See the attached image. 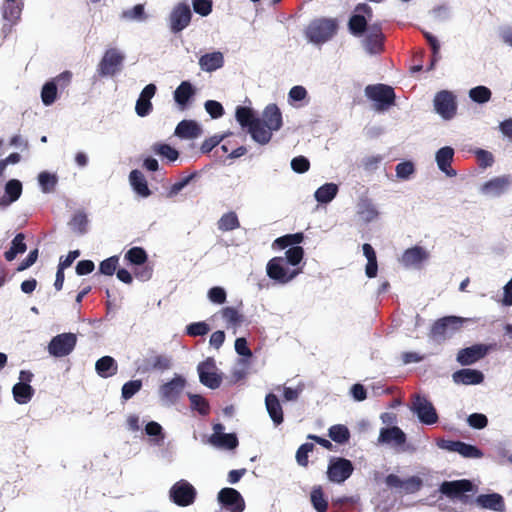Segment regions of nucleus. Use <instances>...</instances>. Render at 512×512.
I'll use <instances>...</instances> for the list:
<instances>
[{"label":"nucleus","mask_w":512,"mask_h":512,"mask_svg":"<svg viewBox=\"0 0 512 512\" xmlns=\"http://www.w3.org/2000/svg\"><path fill=\"white\" fill-rule=\"evenodd\" d=\"M414 171V164L411 160H404L396 165V177L403 181L409 180Z\"/></svg>","instance_id":"69168bd1"},{"label":"nucleus","mask_w":512,"mask_h":512,"mask_svg":"<svg viewBox=\"0 0 512 512\" xmlns=\"http://www.w3.org/2000/svg\"><path fill=\"white\" fill-rule=\"evenodd\" d=\"M285 264L290 267H303L304 268V248L301 246H293L285 249V256L281 257Z\"/></svg>","instance_id":"79ce46f5"},{"label":"nucleus","mask_w":512,"mask_h":512,"mask_svg":"<svg viewBox=\"0 0 512 512\" xmlns=\"http://www.w3.org/2000/svg\"><path fill=\"white\" fill-rule=\"evenodd\" d=\"M34 394L35 390L31 385L14 384L12 386V397L20 405L29 403Z\"/></svg>","instance_id":"37998d69"},{"label":"nucleus","mask_w":512,"mask_h":512,"mask_svg":"<svg viewBox=\"0 0 512 512\" xmlns=\"http://www.w3.org/2000/svg\"><path fill=\"white\" fill-rule=\"evenodd\" d=\"M40 98L41 102H43L46 107L52 106L55 103L57 98V87L55 85V81H48L44 83L43 87H41Z\"/></svg>","instance_id":"5fc2aeb1"},{"label":"nucleus","mask_w":512,"mask_h":512,"mask_svg":"<svg viewBox=\"0 0 512 512\" xmlns=\"http://www.w3.org/2000/svg\"><path fill=\"white\" fill-rule=\"evenodd\" d=\"M466 321L461 316H443L432 324L430 335L437 341H444L461 329Z\"/></svg>","instance_id":"423d86ee"},{"label":"nucleus","mask_w":512,"mask_h":512,"mask_svg":"<svg viewBox=\"0 0 512 512\" xmlns=\"http://www.w3.org/2000/svg\"><path fill=\"white\" fill-rule=\"evenodd\" d=\"M427 259L428 252L422 246H414L404 250L401 258L404 267H417Z\"/></svg>","instance_id":"473e14b6"},{"label":"nucleus","mask_w":512,"mask_h":512,"mask_svg":"<svg viewBox=\"0 0 512 512\" xmlns=\"http://www.w3.org/2000/svg\"><path fill=\"white\" fill-rule=\"evenodd\" d=\"M88 224V215L84 210H78L74 212L72 219H70L68 223L69 228L79 235H84L88 232Z\"/></svg>","instance_id":"a19ab883"},{"label":"nucleus","mask_w":512,"mask_h":512,"mask_svg":"<svg viewBox=\"0 0 512 512\" xmlns=\"http://www.w3.org/2000/svg\"><path fill=\"white\" fill-rule=\"evenodd\" d=\"M357 214L365 224H370L379 217L377 205L368 196H360L357 204Z\"/></svg>","instance_id":"bb28decb"},{"label":"nucleus","mask_w":512,"mask_h":512,"mask_svg":"<svg viewBox=\"0 0 512 512\" xmlns=\"http://www.w3.org/2000/svg\"><path fill=\"white\" fill-rule=\"evenodd\" d=\"M310 503H312L316 512L328 511V500L325 498L323 488L320 485L314 486L312 492H310Z\"/></svg>","instance_id":"a18cd8bd"},{"label":"nucleus","mask_w":512,"mask_h":512,"mask_svg":"<svg viewBox=\"0 0 512 512\" xmlns=\"http://www.w3.org/2000/svg\"><path fill=\"white\" fill-rule=\"evenodd\" d=\"M197 89L191 81L185 80L173 91V100L179 110L186 111L196 97Z\"/></svg>","instance_id":"412c9836"},{"label":"nucleus","mask_w":512,"mask_h":512,"mask_svg":"<svg viewBox=\"0 0 512 512\" xmlns=\"http://www.w3.org/2000/svg\"><path fill=\"white\" fill-rule=\"evenodd\" d=\"M202 134V127L195 120H182L178 122L175 129V136L180 139H195Z\"/></svg>","instance_id":"7c9ffc66"},{"label":"nucleus","mask_w":512,"mask_h":512,"mask_svg":"<svg viewBox=\"0 0 512 512\" xmlns=\"http://www.w3.org/2000/svg\"><path fill=\"white\" fill-rule=\"evenodd\" d=\"M304 241L303 232H298L294 234H285L274 241V246L280 249H287L289 247H300Z\"/></svg>","instance_id":"de8ad7c7"},{"label":"nucleus","mask_w":512,"mask_h":512,"mask_svg":"<svg viewBox=\"0 0 512 512\" xmlns=\"http://www.w3.org/2000/svg\"><path fill=\"white\" fill-rule=\"evenodd\" d=\"M187 398L190 400L191 411H196L201 416H206L209 414V411H211V407L203 395L188 392Z\"/></svg>","instance_id":"c03bdc74"},{"label":"nucleus","mask_w":512,"mask_h":512,"mask_svg":"<svg viewBox=\"0 0 512 512\" xmlns=\"http://www.w3.org/2000/svg\"><path fill=\"white\" fill-rule=\"evenodd\" d=\"M22 9H24V3L22 1L8 3L5 5L4 13H2V16H4V19L10 21L11 23H16L20 20Z\"/></svg>","instance_id":"4d7b16f0"},{"label":"nucleus","mask_w":512,"mask_h":512,"mask_svg":"<svg viewBox=\"0 0 512 512\" xmlns=\"http://www.w3.org/2000/svg\"><path fill=\"white\" fill-rule=\"evenodd\" d=\"M38 182L41 192L45 194L53 193L57 185V176L55 173L43 171L38 175Z\"/></svg>","instance_id":"864d4df0"},{"label":"nucleus","mask_w":512,"mask_h":512,"mask_svg":"<svg viewBox=\"0 0 512 512\" xmlns=\"http://www.w3.org/2000/svg\"><path fill=\"white\" fill-rule=\"evenodd\" d=\"M235 119L242 128H248L258 123H262L261 119L255 116V112L247 106H238L235 110Z\"/></svg>","instance_id":"58836bf2"},{"label":"nucleus","mask_w":512,"mask_h":512,"mask_svg":"<svg viewBox=\"0 0 512 512\" xmlns=\"http://www.w3.org/2000/svg\"><path fill=\"white\" fill-rule=\"evenodd\" d=\"M384 35L382 28L378 24L369 26L368 33L364 37L363 45L364 49L369 55H376L383 51Z\"/></svg>","instance_id":"b1692460"},{"label":"nucleus","mask_w":512,"mask_h":512,"mask_svg":"<svg viewBox=\"0 0 512 512\" xmlns=\"http://www.w3.org/2000/svg\"><path fill=\"white\" fill-rule=\"evenodd\" d=\"M125 55L117 48H108L104 51L97 67L100 77H110L118 73L123 65Z\"/></svg>","instance_id":"ddd939ff"},{"label":"nucleus","mask_w":512,"mask_h":512,"mask_svg":"<svg viewBox=\"0 0 512 512\" xmlns=\"http://www.w3.org/2000/svg\"><path fill=\"white\" fill-rule=\"evenodd\" d=\"M22 184L20 180H8L4 188V196L0 197V209H6L10 204L16 202L21 197Z\"/></svg>","instance_id":"c85d7f7f"},{"label":"nucleus","mask_w":512,"mask_h":512,"mask_svg":"<svg viewBox=\"0 0 512 512\" xmlns=\"http://www.w3.org/2000/svg\"><path fill=\"white\" fill-rule=\"evenodd\" d=\"M157 92V86L154 83H149L144 86L141 94L136 102V114L141 118L147 117L153 110L152 102L150 101Z\"/></svg>","instance_id":"393cba45"},{"label":"nucleus","mask_w":512,"mask_h":512,"mask_svg":"<svg viewBox=\"0 0 512 512\" xmlns=\"http://www.w3.org/2000/svg\"><path fill=\"white\" fill-rule=\"evenodd\" d=\"M475 504L480 509H487L494 512H505L506 509L503 496L497 492H490L476 496Z\"/></svg>","instance_id":"a878e982"},{"label":"nucleus","mask_w":512,"mask_h":512,"mask_svg":"<svg viewBox=\"0 0 512 512\" xmlns=\"http://www.w3.org/2000/svg\"><path fill=\"white\" fill-rule=\"evenodd\" d=\"M222 319L226 321V324L232 327H238L243 321V316L234 307H225L221 309Z\"/></svg>","instance_id":"052dcab7"},{"label":"nucleus","mask_w":512,"mask_h":512,"mask_svg":"<svg viewBox=\"0 0 512 512\" xmlns=\"http://www.w3.org/2000/svg\"><path fill=\"white\" fill-rule=\"evenodd\" d=\"M152 150L154 154L167 159L169 162H175L179 157L178 150L166 143L158 142L152 146Z\"/></svg>","instance_id":"3c124183"},{"label":"nucleus","mask_w":512,"mask_h":512,"mask_svg":"<svg viewBox=\"0 0 512 512\" xmlns=\"http://www.w3.org/2000/svg\"><path fill=\"white\" fill-rule=\"evenodd\" d=\"M452 380H454L456 384L477 385L485 380V375H483L481 370L462 368L452 374Z\"/></svg>","instance_id":"cd10ccee"},{"label":"nucleus","mask_w":512,"mask_h":512,"mask_svg":"<svg viewBox=\"0 0 512 512\" xmlns=\"http://www.w3.org/2000/svg\"><path fill=\"white\" fill-rule=\"evenodd\" d=\"M261 122L270 130H280L282 127V114L279 106L275 103L266 105L264 111H262Z\"/></svg>","instance_id":"2f4dec72"},{"label":"nucleus","mask_w":512,"mask_h":512,"mask_svg":"<svg viewBox=\"0 0 512 512\" xmlns=\"http://www.w3.org/2000/svg\"><path fill=\"white\" fill-rule=\"evenodd\" d=\"M349 33L354 37H361L364 33H368V20L364 15L353 14L348 21Z\"/></svg>","instance_id":"ea45409f"},{"label":"nucleus","mask_w":512,"mask_h":512,"mask_svg":"<svg viewBox=\"0 0 512 512\" xmlns=\"http://www.w3.org/2000/svg\"><path fill=\"white\" fill-rule=\"evenodd\" d=\"M477 487L472 480L461 479V480H445L442 481L438 492L443 494L445 497L452 500H460L464 504L469 502V496L466 493H476Z\"/></svg>","instance_id":"20e7f679"},{"label":"nucleus","mask_w":512,"mask_h":512,"mask_svg":"<svg viewBox=\"0 0 512 512\" xmlns=\"http://www.w3.org/2000/svg\"><path fill=\"white\" fill-rule=\"evenodd\" d=\"M143 383L141 379H133L129 380L127 383H124L122 386V396L123 400L132 399V397L137 394L142 389Z\"/></svg>","instance_id":"e2e57ef3"},{"label":"nucleus","mask_w":512,"mask_h":512,"mask_svg":"<svg viewBox=\"0 0 512 512\" xmlns=\"http://www.w3.org/2000/svg\"><path fill=\"white\" fill-rule=\"evenodd\" d=\"M468 97L477 104H485L491 99V90L487 86L472 87L468 91Z\"/></svg>","instance_id":"6e6d98bb"},{"label":"nucleus","mask_w":512,"mask_h":512,"mask_svg":"<svg viewBox=\"0 0 512 512\" xmlns=\"http://www.w3.org/2000/svg\"><path fill=\"white\" fill-rule=\"evenodd\" d=\"M191 19V7L187 2L182 1L172 8L170 16H168L167 19L168 28H170L171 33L177 34L188 27L191 23Z\"/></svg>","instance_id":"2eb2a0df"},{"label":"nucleus","mask_w":512,"mask_h":512,"mask_svg":"<svg viewBox=\"0 0 512 512\" xmlns=\"http://www.w3.org/2000/svg\"><path fill=\"white\" fill-rule=\"evenodd\" d=\"M119 263L117 255L110 256L99 263L98 271L100 275L112 276L116 273Z\"/></svg>","instance_id":"680f3d73"},{"label":"nucleus","mask_w":512,"mask_h":512,"mask_svg":"<svg viewBox=\"0 0 512 512\" xmlns=\"http://www.w3.org/2000/svg\"><path fill=\"white\" fill-rule=\"evenodd\" d=\"M353 462L345 457H332L327 468L328 480L334 484H342L353 474Z\"/></svg>","instance_id":"f8f14e48"},{"label":"nucleus","mask_w":512,"mask_h":512,"mask_svg":"<svg viewBox=\"0 0 512 512\" xmlns=\"http://www.w3.org/2000/svg\"><path fill=\"white\" fill-rule=\"evenodd\" d=\"M384 483H386L388 488L402 489L403 492L407 494L416 493L420 491L423 486V480L419 476H410L403 480L394 473H389L386 478H384Z\"/></svg>","instance_id":"aec40b11"},{"label":"nucleus","mask_w":512,"mask_h":512,"mask_svg":"<svg viewBox=\"0 0 512 512\" xmlns=\"http://www.w3.org/2000/svg\"><path fill=\"white\" fill-rule=\"evenodd\" d=\"M224 64L225 58L220 51H212L210 53L203 54L200 59H198V66H200L201 71H205L207 73L219 70Z\"/></svg>","instance_id":"c756f323"},{"label":"nucleus","mask_w":512,"mask_h":512,"mask_svg":"<svg viewBox=\"0 0 512 512\" xmlns=\"http://www.w3.org/2000/svg\"><path fill=\"white\" fill-rule=\"evenodd\" d=\"M211 330V327L206 323V321H197L192 322L191 324H187L186 326V334L190 337H203Z\"/></svg>","instance_id":"0e129e2a"},{"label":"nucleus","mask_w":512,"mask_h":512,"mask_svg":"<svg viewBox=\"0 0 512 512\" xmlns=\"http://www.w3.org/2000/svg\"><path fill=\"white\" fill-rule=\"evenodd\" d=\"M364 95L376 103V110L385 111L394 105L395 94L392 86L378 83L366 86Z\"/></svg>","instance_id":"0eeeda50"},{"label":"nucleus","mask_w":512,"mask_h":512,"mask_svg":"<svg viewBox=\"0 0 512 512\" xmlns=\"http://www.w3.org/2000/svg\"><path fill=\"white\" fill-rule=\"evenodd\" d=\"M252 140L260 145H266L271 141L272 133L280 130H270V128L263 125L262 122H256L255 125L246 128Z\"/></svg>","instance_id":"4c0bfd02"},{"label":"nucleus","mask_w":512,"mask_h":512,"mask_svg":"<svg viewBox=\"0 0 512 512\" xmlns=\"http://www.w3.org/2000/svg\"><path fill=\"white\" fill-rule=\"evenodd\" d=\"M120 19H122L124 21H137V22L146 21L147 15L145 14V11H144V5L136 4L133 6V8L123 10V12L120 13Z\"/></svg>","instance_id":"603ef678"},{"label":"nucleus","mask_w":512,"mask_h":512,"mask_svg":"<svg viewBox=\"0 0 512 512\" xmlns=\"http://www.w3.org/2000/svg\"><path fill=\"white\" fill-rule=\"evenodd\" d=\"M227 137V133L221 134V135H214L204 142H202V145L200 147V152L202 154H207L212 151V149L216 148L219 143L225 140Z\"/></svg>","instance_id":"774afa93"},{"label":"nucleus","mask_w":512,"mask_h":512,"mask_svg":"<svg viewBox=\"0 0 512 512\" xmlns=\"http://www.w3.org/2000/svg\"><path fill=\"white\" fill-rule=\"evenodd\" d=\"M198 380L205 387L215 390L221 386L222 374L218 372L216 361L212 357L197 364Z\"/></svg>","instance_id":"9d476101"},{"label":"nucleus","mask_w":512,"mask_h":512,"mask_svg":"<svg viewBox=\"0 0 512 512\" xmlns=\"http://www.w3.org/2000/svg\"><path fill=\"white\" fill-rule=\"evenodd\" d=\"M95 372L104 379L114 376L118 372L117 361L111 356L100 357L95 362Z\"/></svg>","instance_id":"e433bc0d"},{"label":"nucleus","mask_w":512,"mask_h":512,"mask_svg":"<svg viewBox=\"0 0 512 512\" xmlns=\"http://www.w3.org/2000/svg\"><path fill=\"white\" fill-rule=\"evenodd\" d=\"M129 184H131L134 193L143 198H147L152 194V191L148 188L147 180L138 169H133L129 172Z\"/></svg>","instance_id":"f704fd0d"},{"label":"nucleus","mask_w":512,"mask_h":512,"mask_svg":"<svg viewBox=\"0 0 512 512\" xmlns=\"http://www.w3.org/2000/svg\"><path fill=\"white\" fill-rule=\"evenodd\" d=\"M337 31L338 21L323 17L310 22L305 29V37L313 45H322L330 41Z\"/></svg>","instance_id":"f257e3e1"},{"label":"nucleus","mask_w":512,"mask_h":512,"mask_svg":"<svg viewBox=\"0 0 512 512\" xmlns=\"http://www.w3.org/2000/svg\"><path fill=\"white\" fill-rule=\"evenodd\" d=\"M235 352L242 357L239 360L240 365H247L248 359L252 357L251 349L248 347L245 337H237L235 340Z\"/></svg>","instance_id":"bf43d9fd"},{"label":"nucleus","mask_w":512,"mask_h":512,"mask_svg":"<svg viewBox=\"0 0 512 512\" xmlns=\"http://www.w3.org/2000/svg\"><path fill=\"white\" fill-rule=\"evenodd\" d=\"M411 411L423 425L431 426L438 422L436 408L427 397L421 394L413 395Z\"/></svg>","instance_id":"6e6552de"},{"label":"nucleus","mask_w":512,"mask_h":512,"mask_svg":"<svg viewBox=\"0 0 512 512\" xmlns=\"http://www.w3.org/2000/svg\"><path fill=\"white\" fill-rule=\"evenodd\" d=\"M124 259L133 266H141L147 263L148 254L142 247L133 246L124 254Z\"/></svg>","instance_id":"09e8293b"},{"label":"nucleus","mask_w":512,"mask_h":512,"mask_svg":"<svg viewBox=\"0 0 512 512\" xmlns=\"http://www.w3.org/2000/svg\"><path fill=\"white\" fill-rule=\"evenodd\" d=\"M208 443L220 450H234L238 447V438L235 433H225V426L222 423H216L212 426Z\"/></svg>","instance_id":"a211bd4d"},{"label":"nucleus","mask_w":512,"mask_h":512,"mask_svg":"<svg viewBox=\"0 0 512 512\" xmlns=\"http://www.w3.org/2000/svg\"><path fill=\"white\" fill-rule=\"evenodd\" d=\"M265 407L266 411L269 413L271 421H273L275 426H279L284 422V413L282 412L280 400L275 394H266Z\"/></svg>","instance_id":"72a5a7b5"},{"label":"nucleus","mask_w":512,"mask_h":512,"mask_svg":"<svg viewBox=\"0 0 512 512\" xmlns=\"http://www.w3.org/2000/svg\"><path fill=\"white\" fill-rule=\"evenodd\" d=\"M144 433L151 438V443L154 446L162 445L165 435L160 423L154 421L147 422L146 426H144Z\"/></svg>","instance_id":"49530a36"},{"label":"nucleus","mask_w":512,"mask_h":512,"mask_svg":"<svg viewBox=\"0 0 512 512\" xmlns=\"http://www.w3.org/2000/svg\"><path fill=\"white\" fill-rule=\"evenodd\" d=\"M187 380L183 375L175 374L173 378L158 388V396L164 406L175 405L186 388Z\"/></svg>","instance_id":"1a4fd4ad"},{"label":"nucleus","mask_w":512,"mask_h":512,"mask_svg":"<svg viewBox=\"0 0 512 512\" xmlns=\"http://www.w3.org/2000/svg\"><path fill=\"white\" fill-rule=\"evenodd\" d=\"M328 436L334 443L343 445L349 442L350 432L347 426L337 424L330 426Z\"/></svg>","instance_id":"8fccbe9b"},{"label":"nucleus","mask_w":512,"mask_h":512,"mask_svg":"<svg viewBox=\"0 0 512 512\" xmlns=\"http://www.w3.org/2000/svg\"><path fill=\"white\" fill-rule=\"evenodd\" d=\"M466 421L468 426L476 430H482L486 428L488 424L486 415L481 413H472L468 415Z\"/></svg>","instance_id":"338daca9"},{"label":"nucleus","mask_w":512,"mask_h":512,"mask_svg":"<svg viewBox=\"0 0 512 512\" xmlns=\"http://www.w3.org/2000/svg\"><path fill=\"white\" fill-rule=\"evenodd\" d=\"M217 501L222 509L229 512H243L246 507L241 493L230 487L218 491Z\"/></svg>","instance_id":"f3484780"},{"label":"nucleus","mask_w":512,"mask_h":512,"mask_svg":"<svg viewBox=\"0 0 512 512\" xmlns=\"http://www.w3.org/2000/svg\"><path fill=\"white\" fill-rule=\"evenodd\" d=\"M491 344H472L469 347L460 349L457 352L456 361L462 366H470L477 361L484 359L490 352Z\"/></svg>","instance_id":"6ab92c4d"},{"label":"nucleus","mask_w":512,"mask_h":512,"mask_svg":"<svg viewBox=\"0 0 512 512\" xmlns=\"http://www.w3.org/2000/svg\"><path fill=\"white\" fill-rule=\"evenodd\" d=\"M455 158V149L449 145L437 149L435 153V161L439 171L446 175V177H456L457 172L451 167L452 161Z\"/></svg>","instance_id":"4be33fe9"},{"label":"nucleus","mask_w":512,"mask_h":512,"mask_svg":"<svg viewBox=\"0 0 512 512\" xmlns=\"http://www.w3.org/2000/svg\"><path fill=\"white\" fill-rule=\"evenodd\" d=\"M378 445L387 446L397 452L413 451L414 448L407 444V434L397 426H384L379 430Z\"/></svg>","instance_id":"7ed1b4c3"},{"label":"nucleus","mask_w":512,"mask_h":512,"mask_svg":"<svg viewBox=\"0 0 512 512\" xmlns=\"http://www.w3.org/2000/svg\"><path fill=\"white\" fill-rule=\"evenodd\" d=\"M303 273V267H291L285 264L281 257H274L266 264V275L269 279L280 285L293 281L296 276Z\"/></svg>","instance_id":"f03ea898"},{"label":"nucleus","mask_w":512,"mask_h":512,"mask_svg":"<svg viewBox=\"0 0 512 512\" xmlns=\"http://www.w3.org/2000/svg\"><path fill=\"white\" fill-rule=\"evenodd\" d=\"M339 186L336 183H325L315 190L314 199L319 205H328L338 195Z\"/></svg>","instance_id":"c9c22d12"},{"label":"nucleus","mask_w":512,"mask_h":512,"mask_svg":"<svg viewBox=\"0 0 512 512\" xmlns=\"http://www.w3.org/2000/svg\"><path fill=\"white\" fill-rule=\"evenodd\" d=\"M433 109L443 120H452L457 113L456 96L449 90H440L433 98Z\"/></svg>","instance_id":"4468645a"},{"label":"nucleus","mask_w":512,"mask_h":512,"mask_svg":"<svg viewBox=\"0 0 512 512\" xmlns=\"http://www.w3.org/2000/svg\"><path fill=\"white\" fill-rule=\"evenodd\" d=\"M78 337L73 332H64L53 336L48 344L49 355L62 358L73 353Z\"/></svg>","instance_id":"9b49d317"},{"label":"nucleus","mask_w":512,"mask_h":512,"mask_svg":"<svg viewBox=\"0 0 512 512\" xmlns=\"http://www.w3.org/2000/svg\"><path fill=\"white\" fill-rule=\"evenodd\" d=\"M168 498L176 506L186 508L196 501L197 490L188 480L180 479L168 490Z\"/></svg>","instance_id":"39448f33"},{"label":"nucleus","mask_w":512,"mask_h":512,"mask_svg":"<svg viewBox=\"0 0 512 512\" xmlns=\"http://www.w3.org/2000/svg\"><path fill=\"white\" fill-rule=\"evenodd\" d=\"M436 445L441 450L448 452H455L462 456V458L479 459L483 457V452L475 445L468 444L463 441L446 440L443 438L437 439Z\"/></svg>","instance_id":"dca6fc26"},{"label":"nucleus","mask_w":512,"mask_h":512,"mask_svg":"<svg viewBox=\"0 0 512 512\" xmlns=\"http://www.w3.org/2000/svg\"><path fill=\"white\" fill-rule=\"evenodd\" d=\"M510 185V176H497L481 185L480 193L486 197H499L506 193Z\"/></svg>","instance_id":"5701e85b"},{"label":"nucleus","mask_w":512,"mask_h":512,"mask_svg":"<svg viewBox=\"0 0 512 512\" xmlns=\"http://www.w3.org/2000/svg\"><path fill=\"white\" fill-rule=\"evenodd\" d=\"M217 225L218 229L222 231H232L240 227V222L238 221L236 213L230 211L221 216Z\"/></svg>","instance_id":"13d9d810"}]
</instances>
